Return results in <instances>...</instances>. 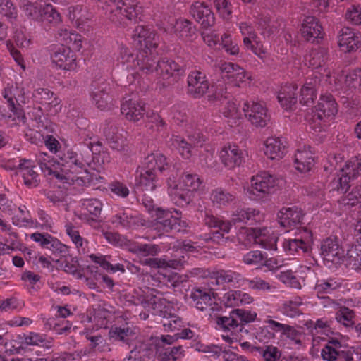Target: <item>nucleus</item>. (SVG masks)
<instances>
[{
	"mask_svg": "<svg viewBox=\"0 0 361 361\" xmlns=\"http://www.w3.org/2000/svg\"><path fill=\"white\" fill-rule=\"evenodd\" d=\"M170 141L171 145L178 149L183 157L188 159L192 154V149L202 147L205 140L201 133L195 132L188 136V141L178 135H173Z\"/></svg>",
	"mask_w": 361,
	"mask_h": 361,
	"instance_id": "nucleus-17",
	"label": "nucleus"
},
{
	"mask_svg": "<svg viewBox=\"0 0 361 361\" xmlns=\"http://www.w3.org/2000/svg\"><path fill=\"white\" fill-rule=\"evenodd\" d=\"M36 161L45 175H53L59 180H70L71 178L60 172L59 161L44 152L36 155Z\"/></svg>",
	"mask_w": 361,
	"mask_h": 361,
	"instance_id": "nucleus-27",
	"label": "nucleus"
},
{
	"mask_svg": "<svg viewBox=\"0 0 361 361\" xmlns=\"http://www.w3.org/2000/svg\"><path fill=\"white\" fill-rule=\"evenodd\" d=\"M190 298L195 307L201 310H208L209 314H214L220 312L222 307L214 301V293L206 288H195L192 290Z\"/></svg>",
	"mask_w": 361,
	"mask_h": 361,
	"instance_id": "nucleus-15",
	"label": "nucleus"
},
{
	"mask_svg": "<svg viewBox=\"0 0 361 361\" xmlns=\"http://www.w3.org/2000/svg\"><path fill=\"white\" fill-rule=\"evenodd\" d=\"M136 183L142 190L153 191L159 185V179L156 172L149 171L144 167L137 171Z\"/></svg>",
	"mask_w": 361,
	"mask_h": 361,
	"instance_id": "nucleus-38",
	"label": "nucleus"
},
{
	"mask_svg": "<svg viewBox=\"0 0 361 361\" xmlns=\"http://www.w3.org/2000/svg\"><path fill=\"white\" fill-rule=\"evenodd\" d=\"M43 5L38 2L26 1L22 6V9L28 18L39 22V20H42Z\"/></svg>",
	"mask_w": 361,
	"mask_h": 361,
	"instance_id": "nucleus-58",
	"label": "nucleus"
},
{
	"mask_svg": "<svg viewBox=\"0 0 361 361\" xmlns=\"http://www.w3.org/2000/svg\"><path fill=\"white\" fill-rule=\"evenodd\" d=\"M264 219V215L259 209L255 208L238 209L235 211L231 217V221H224L211 214L206 213L204 219V224L210 228H216L212 233V240L218 243L226 242L228 238H224L225 233H228L231 228V222L252 224L253 222L259 223Z\"/></svg>",
	"mask_w": 361,
	"mask_h": 361,
	"instance_id": "nucleus-1",
	"label": "nucleus"
},
{
	"mask_svg": "<svg viewBox=\"0 0 361 361\" xmlns=\"http://www.w3.org/2000/svg\"><path fill=\"white\" fill-rule=\"evenodd\" d=\"M344 260L353 265L355 269H361V238H357L356 243L348 250Z\"/></svg>",
	"mask_w": 361,
	"mask_h": 361,
	"instance_id": "nucleus-52",
	"label": "nucleus"
},
{
	"mask_svg": "<svg viewBox=\"0 0 361 361\" xmlns=\"http://www.w3.org/2000/svg\"><path fill=\"white\" fill-rule=\"evenodd\" d=\"M30 238L39 243V245L46 249L54 252H63L67 250V246L61 243L57 238L48 233H34L30 235Z\"/></svg>",
	"mask_w": 361,
	"mask_h": 361,
	"instance_id": "nucleus-36",
	"label": "nucleus"
},
{
	"mask_svg": "<svg viewBox=\"0 0 361 361\" xmlns=\"http://www.w3.org/2000/svg\"><path fill=\"white\" fill-rule=\"evenodd\" d=\"M337 111V104L332 95H322L315 110L306 116V120L312 129L321 130L326 126L325 118L334 116Z\"/></svg>",
	"mask_w": 361,
	"mask_h": 361,
	"instance_id": "nucleus-7",
	"label": "nucleus"
},
{
	"mask_svg": "<svg viewBox=\"0 0 361 361\" xmlns=\"http://www.w3.org/2000/svg\"><path fill=\"white\" fill-rule=\"evenodd\" d=\"M286 153V147L283 138L270 137L264 142V154L271 159H280Z\"/></svg>",
	"mask_w": 361,
	"mask_h": 361,
	"instance_id": "nucleus-34",
	"label": "nucleus"
},
{
	"mask_svg": "<svg viewBox=\"0 0 361 361\" xmlns=\"http://www.w3.org/2000/svg\"><path fill=\"white\" fill-rule=\"evenodd\" d=\"M243 110L245 117L256 127L263 128L270 121L267 109L262 102H246L244 103Z\"/></svg>",
	"mask_w": 361,
	"mask_h": 361,
	"instance_id": "nucleus-13",
	"label": "nucleus"
},
{
	"mask_svg": "<svg viewBox=\"0 0 361 361\" xmlns=\"http://www.w3.org/2000/svg\"><path fill=\"white\" fill-rule=\"evenodd\" d=\"M210 199L217 207H224L233 203L235 195L222 188H217L212 191Z\"/></svg>",
	"mask_w": 361,
	"mask_h": 361,
	"instance_id": "nucleus-50",
	"label": "nucleus"
},
{
	"mask_svg": "<svg viewBox=\"0 0 361 361\" xmlns=\"http://www.w3.org/2000/svg\"><path fill=\"white\" fill-rule=\"evenodd\" d=\"M149 356V352L145 345H140L130 351L129 356L123 361H145Z\"/></svg>",
	"mask_w": 361,
	"mask_h": 361,
	"instance_id": "nucleus-64",
	"label": "nucleus"
},
{
	"mask_svg": "<svg viewBox=\"0 0 361 361\" xmlns=\"http://www.w3.org/2000/svg\"><path fill=\"white\" fill-rule=\"evenodd\" d=\"M167 303L166 300L161 297L160 293L152 289L146 294V300L143 307L152 314L159 315L164 318L167 317L169 313L166 310Z\"/></svg>",
	"mask_w": 361,
	"mask_h": 361,
	"instance_id": "nucleus-24",
	"label": "nucleus"
},
{
	"mask_svg": "<svg viewBox=\"0 0 361 361\" xmlns=\"http://www.w3.org/2000/svg\"><path fill=\"white\" fill-rule=\"evenodd\" d=\"M249 234L252 239H255V244L259 245L266 250H276L278 237L271 228L266 227L255 228Z\"/></svg>",
	"mask_w": 361,
	"mask_h": 361,
	"instance_id": "nucleus-29",
	"label": "nucleus"
},
{
	"mask_svg": "<svg viewBox=\"0 0 361 361\" xmlns=\"http://www.w3.org/2000/svg\"><path fill=\"white\" fill-rule=\"evenodd\" d=\"M221 163L228 169L240 166L244 157L243 151L236 145H227L222 147L219 152Z\"/></svg>",
	"mask_w": 361,
	"mask_h": 361,
	"instance_id": "nucleus-28",
	"label": "nucleus"
},
{
	"mask_svg": "<svg viewBox=\"0 0 361 361\" xmlns=\"http://www.w3.org/2000/svg\"><path fill=\"white\" fill-rule=\"evenodd\" d=\"M246 49L251 50L255 55L261 59H264L267 57V51L264 47L263 44L257 36L252 41L245 39V45Z\"/></svg>",
	"mask_w": 361,
	"mask_h": 361,
	"instance_id": "nucleus-62",
	"label": "nucleus"
},
{
	"mask_svg": "<svg viewBox=\"0 0 361 361\" xmlns=\"http://www.w3.org/2000/svg\"><path fill=\"white\" fill-rule=\"evenodd\" d=\"M311 243V232L305 228L302 229L300 234L296 235L295 238L284 240L283 248L287 255H300L309 251Z\"/></svg>",
	"mask_w": 361,
	"mask_h": 361,
	"instance_id": "nucleus-14",
	"label": "nucleus"
},
{
	"mask_svg": "<svg viewBox=\"0 0 361 361\" xmlns=\"http://www.w3.org/2000/svg\"><path fill=\"white\" fill-rule=\"evenodd\" d=\"M209 319L216 324V329L227 334L222 335V338L228 343H232L234 339H236V332L241 330L240 322L236 319L233 310L228 316H221L219 312H215L214 314H209Z\"/></svg>",
	"mask_w": 361,
	"mask_h": 361,
	"instance_id": "nucleus-12",
	"label": "nucleus"
},
{
	"mask_svg": "<svg viewBox=\"0 0 361 361\" xmlns=\"http://www.w3.org/2000/svg\"><path fill=\"white\" fill-rule=\"evenodd\" d=\"M157 361H176L183 356V350L181 346L158 348L157 350Z\"/></svg>",
	"mask_w": 361,
	"mask_h": 361,
	"instance_id": "nucleus-53",
	"label": "nucleus"
},
{
	"mask_svg": "<svg viewBox=\"0 0 361 361\" xmlns=\"http://www.w3.org/2000/svg\"><path fill=\"white\" fill-rule=\"evenodd\" d=\"M304 305L302 298L295 296L285 301L280 307L281 312L289 317H295L302 314L300 307Z\"/></svg>",
	"mask_w": 361,
	"mask_h": 361,
	"instance_id": "nucleus-49",
	"label": "nucleus"
},
{
	"mask_svg": "<svg viewBox=\"0 0 361 361\" xmlns=\"http://www.w3.org/2000/svg\"><path fill=\"white\" fill-rule=\"evenodd\" d=\"M342 281L340 279L329 278L326 280H319L315 285V290L317 294L331 293L334 290L341 286Z\"/></svg>",
	"mask_w": 361,
	"mask_h": 361,
	"instance_id": "nucleus-55",
	"label": "nucleus"
},
{
	"mask_svg": "<svg viewBox=\"0 0 361 361\" xmlns=\"http://www.w3.org/2000/svg\"><path fill=\"white\" fill-rule=\"evenodd\" d=\"M252 301L251 295L241 290H229L223 296L224 305L229 307L250 304Z\"/></svg>",
	"mask_w": 361,
	"mask_h": 361,
	"instance_id": "nucleus-42",
	"label": "nucleus"
},
{
	"mask_svg": "<svg viewBox=\"0 0 361 361\" xmlns=\"http://www.w3.org/2000/svg\"><path fill=\"white\" fill-rule=\"evenodd\" d=\"M209 84L204 73L193 71L188 76V93L194 98H200L208 91Z\"/></svg>",
	"mask_w": 361,
	"mask_h": 361,
	"instance_id": "nucleus-22",
	"label": "nucleus"
},
{
	"mask_svg": "<svg viewBox=\"0 0 361 361\" xmlns=\"http://www.w3.org/2000/svg\"><path fill=\"white\" fill-rule=\"evenodd\" d=\"M33 167L32 161L29 159H21L18 164L24 183L29 188L37 187L39 182L38 174L33 170Z\"/></svg>",
	"mask_w": 361,
	"mask_h": 361,
	"instance_id": "nucleus-43",
	"label": "nucleus"
},
{
	"mask_svg": "<svg viewBox=\"0 0 361 361\" xmlns=\"http://www.w3.org/2000/svg\"><path fill=\"white\" fill-rule=\"evenodd\" d=\"M24 341L27 346H40L46 348L51 347V339L46 334L30 331L24 336Z\"/></svg>",
	"mask_w": 361,
	"mask_h": 361,
	"instance_id": "nucleus-51",
	"label": "nucleus"
},
{
	"mask_svg": "<svg viewBox=\"0 0 361 361\" xmlns=\"http://www.w3.org/2000/svg\"><path fill=\"white\" fill-rule=\"evenodd\" d=\"M344 85L348 90H357L361 92V68L353 69L346 74Z\"/></svg>",
	"mask_w": 361,
	"mask_h": 361,
	"instance_id": "nucleus-59",
	"label": "nucleus"
},
{
	"mask_svg": "<svg viewBox=\"0 0 361 361\" xmlns=\"http://www.w3.org/2000/svg\"><path fill=\"white\" fill-rule=\"evenodd\" d=\"M304 212L296 206L283 207L278 213L279 223L286 232L302 224Z\"/></svg>",
	"mask_w": 361,
	"mask_h": 361,
	"instance_id": "nucleus-18",
	"label": "nucleus"
},
{
	"mask_svg": "<svg viewBox=\"0 0 361 361\" xmlns=\"http://www.w3.org/2000/svg\"><path fill=\"white\" fill-rule=\"evenodd\" d=\"M109 334L110 338L114 341H121L126 344H128L136 337L134 329L128 325L111 327Z\"/></svg>",
	"mask_w": 361,
	"mask_h": 361,
	"instance_id": "nucleus-47",
	"label": "nucleus"
},
{
	"mask_svg": "<svg viewBox=\"0 0 361 361\" xmlns=\"http://www.w3.org/2000/svg\"><path fill=\"white\" fill-rule=\"evenodd\" d=\"M338 44L344 52L355 51L359 47V37L352 29L344 27L338 36Z\"/></svg>",
	"mask_w": 361,
	"mask_h": 361,
	"instance_id": "nucleus-37",
	"label": "nucleus"
},
{
	"mask_svg": "<svg viewBox=\"0 0 361 361\" xmlns=\"http://www.w3.org/2000/svg\"><path fill=\"white\" fill-rule=\"evenodd\" d=\"M190 14L204 28L212 27L215 23L214 13L210 8L203 2L195 1L190 8Z\"/></svg>",
	"mask_w": 361,
	"mask_h": 361,
	"instance_id": "nucleus-26",
	"label": "nucleus"
},
{
	"mask_svg": "<svg viewBox=\"0 0 361 361\" xmlns=\"http://www.w3.org/2000/svg\"><path fill=\"white\" fill-rule=\"evenodd\" d=\"M41 18L42 20H39V23L45 25L51 24L56 25L61 21L60 13L51 4H45L43 5Z\"/></svg>",
	"mask_w": 361,
	"mask_h": 361,
	"instance_id": "nucleus-54",
	"label": "nucleus"
},
{
	"mask_svg": "<svg viewBox=\"0 0 361 361\" xmlns=\"http://www.w3.org/2000/svg\"><path fill=\"white\" fill-rule=\"evenodd\" d=\"M111 223L117 228L134 229L139 226L140 219L129 210H122L111 218Z\"/></svg>",
	"mask_w": 361,
	"mask_h": 361,
	"instance_id": "nucleus-35",
	"label": "nucleus"
},
{
	"mask_svg": "<svg viewBox=\"0 0 361 361\" xmlns=\"http://www.w3.org/2000/svg\"><path fill=\"white\" fill-rule=\"evenodd\" d=\"M321 254L324 259L335 264L344 261L345 250L341 247L336 238H328L321 245Z\"/></svg>",
	"mask_w": 361,
	"mask_h": 361,
	"instance_id": "nucleus-20",
	"label": "nucleus"
},
{
	"mask_svg": "<svg viewBox=\"0 0 361 361\" xmlns=\"http://www.w3.org/2000/svg\"><path fill=\"white\" fill-rule=\"evenodd\" d=\"M162 321L164 329L166 331H174L179 330L183 326L184 322L182 319L176 314L168 313V316L164 317Z\"/></svg>",
	"mask_w": 361,
	"mask_h": 361,
	"instance_id": "nucleus-63",
	"label": "nucleus"
},
{
	"mask_svg": "<svg viewBox=\"0 0 361 361\" xmlns=\"http://www.w3.org/2000/svg\"><path fill=\"white\" fill-rule=\"evenodd\" d=\"M267 255L260 250H252L243 256L242 261L247 265L258 266L264 263Z\"/></svg>",
	"mask_w": 361,
	"mask_h": 361,
	"instance_id": "nucleus-61",
	"label": "nucleus"
},
{
	"mask_svg": "<svg viewBox=\"0 0 361 361\" xmlns=\"http://www.w3.org/2000/svg\"><path fill=\"white\" fill-rule=\"evenodd\" d=\"M185 262V260L182 259H173L169 261H166L159 258H148L145 259L142 262V264L144 265L149 266L152 268H166V267H172L173 269H178L179 266L182 264V263Z\"/></svg>",
	"mask_w": 361,
	"mask_h": 361,
	"instance_id": "nucleus-56",
	"label": "nucleus"
},
{
	"mask_svg": "<svg viewBox=\"0 0 361 361\" xmlns=\"http://www.w3.org/2000/svg\"><path fill=\"white\" fill-rule=\"evenodd\" d=\"M173 31L178 38L186 41H192L194 36L196 35V29L192 26V23L183 18L176 20Z\"/></svg>",
	"mask_w": 361,
	"mask_h": 361,
	"instance_id": "nucleus-44",
	"label": "nucleus"
},
{
	"mask_svg": "<svg viewBox=\"0 0 361 361\" xmlns=\"http://www.w3.org/2000/svg\"><path fill=\"white\" fill-rule=\"evenodd\" d=\"M296 170L301 173L310 171L314 164L313 153L310 146L304 145L297 149L294 157Z\"/></svg>",
	"mask_w": 361,
	"mask_h": 361,
	"instance_id": "nucleus-32",
	"label": "nucleus"
},
{
	"mask_svg": "<svg viewBox=\"0 0 361 361\" xmlns=\"http://www.w3.org/2000/svg\"><path fill=\"white\" fill-rule=\"evenodd\" d=\"M32 96L35 102L41 104L44 110L51 114H56L61 109L59 99L47 88L36 89Z\"/></svg>",
	"mask_w": 361,
	"mask_h": 361,
	"instance_id": "nucleus-23",
	"label": "nucleus"
},
{
	"mask_svg": "<svg viewBox=\"0 0 361 361\" xmlns=\"http://www.w3.org/2000/svg\"><path fill=\"white\" fill-rule=\"evenodd\" d=\"M144 168L156 172L164 173L170 167L166 157L159 152L152 153L148 154L144 161Z\"/></svg>",
	"mask_w": 361,
	"mask_h": 361,
	"instance_id": "nucleus-40",
	"label": "nucleus"
},
{
	"mask_svg": "<svg viewBox=\"0 0 361 361\" xmlns=\"http://www.w3.org/2000/svg\"><path fill=\"white\" fill-rule=\"evenodd\" d=\"M56 38L62 46L72 47L75 50H80L82 47L81 36L68 30L66 28L59 29Z\"/></svg>",
	"mask_w": 361,
	"mask_h": 361,
	"instance_id": "nucleus-45",
	"label": "nucleus"
},
{
	"mask_svg": "<svg viewBox=\"0 0 361 361\" xmlns=\"http://www.w3.org/2000/svg\"><path fill=\"white\" fill-rule=\"evenodd\" d=\"M121 62L127 64L128 68L136 71V73L145 75L152 69V62L149 60V54L145 51H139L135 56L134 54L126 46L119 47V58Z\"/></svg>",
	"mask_w": 361,
	"mask_h": 361,
	"instance_id": "nucleus-10",
	"label": "nucleus"
},
{
	"mask_svg": "<svg viewBox=\"0 0 361 361\" xmlns=\"http://www.w3.org/2000/svg\"><path fill=\"white\" fill-rule=\"evenodd\" d=\"M106 11L114 23L125 26L126 20H135L141 13L142 7L137 0H92Z\"/></svg>",
	"mask_w": 361,
	"mask_h": 361,
	"instance_id": "nucleus-3",
	"label": "nucleus"
},
{
	"mask_svg": "<svg viewBox=\"0 0 361 361\" xmlns=\"http://www.w3.org/2000/svg\"><path fill=\"white\" fill-rule=\"evenodd\" d=\"M132 44L139 51H146L149 56H154L153 49L159 44V37L154 30L144 25H137L131 35Z\"/></svg>",
	"mask_w": 361,
	"mask_h": 361,
	"instance_id": "nucleus-11",
	"label": "nucleus"
},
{
	"mask_svg": "<svg viewBox=\"0 0 361 361\" xmlns=\"http://www.w3.org/2000/svg\"><path fill=\"white\" fill-rule=\"evenodd\" d=\"M3 97L7 100L8 106L15 108L16 102L26 103L29 97V91L23 83L8 84L3 91Z\"/></svg>",
	"mask_w": 361,
	"mask_h": 361,
	"instance_id": "nucleus-30",
	"label": "nucleus"
},
{
	"mask_svg": "<svg viewBox=\"0 0 361 361\" xmlns=\"http://www.w3.org/2000/svg\"><path fill=\"white\" fill-rule=\"evenodd\" d=\"M222 104L219 111L226 119L227 123L231 126L238 125L242 118V114L235 102L224 99Z\"/></svg>",
	"mask_w": 361,
	"mask_h": 361,
	"instance_id": "nucleus-41",
	"label": "nucleus"
},
{
	"mask_svg": "<svg viewBox=\"0 0 361 361\" xmlns=\"http://www.w3.org/2000/svg\"><path fill=\"white\" fill-rule=\"evenodd\" d=\"M60 161V172L71 178L70 180H62L70 185H81L85 183L82 176L86 173L85 164L81 157L72 149H68L59 156Z\"/></svg>",
	"mask_w": 361,
	"mask_h": 361,
	"instance_id": "nucleus-4",
	"label": "nucleus"
},
{
	"mask_svg": "<svg viewBox=\"0 0 361 361\" xmlns=\"http://www.w3.org/2000/svg\"><path fill=\"white\" fill-rule=\"evenodd\" d=\"M278 182L276 176L267 171L260 172L251 178L246 194L252 200L264 201L276 190Z\"/></svg>",
	"mask_w": 361,
	"mask_h": 361,
	"instance_id": "nucleus-6",
	"label": "nucleus"
},
{
	"mask_svg": "<svg viewBox=\"0 0 361 361\" xmlns=\"http://www.w3.org/2000/svg\"><path fill=\"white\" fill-rule=\"evenodd\" d=\"M329 59V50L325 47L312 49L305 57V63L312 68L324 66Z\"/></svg>",
	"mask_w": 361,
	"mask_h": 361,
	"instance_id": "nucleus-39",
	"label": "nucleus"
},
{
	"mask_svg": "<svg viewBox=\"0 0 361 361\" xmlns=\"http://www.w3.org/2000/svg\"><path fill=\"white\" fill-rule=\"evenodd\" d=\"M123 133V130L120 132L119 129L116 126H111L104 131L105 136L111 148L117 151L125 149L126 139Z\"/></svg>",
	"mask_w": 361,
	"mask_h": 361,
	"instance_id": "nucleus-46",
	"label": "nucleus"
},
{
	"mask_svg": "<svg viewBox=\"0 0 361 361\" xmlns=\"http://www.w3.org/2000/svg\"><path fill=\"white\" fill-rule=\"evenodd\" d=\"M220 70L224 78L233 86L245 87L251 80V75L243 68L230 62H224L220 65Z\"/></svg>",
	"mask_w": 361,
	"mask_h": 361,
	"instance_id": "nucleus-16",
	"label": "nucleus"
},
{
	"mask_svg": "<svg viewBox=\"0 0 361 361\" xmlns=\"http://www.w3.org/2000/svg\"><path fill=\"white\" fill-rule=\"evenodd\" d=\"M245 279L238 272L232 270L220 269L212 272L211 283L212 285H227L228 287L237 288L245 285Z\"/></svg>",
	"mask_w": 361,
	"mask_h": 361,
	"instance_id": "nucleus-21",
	"label": "nucleus"
},
{
	"mask_svg": "<svg viewBox=\"0 0 361 361\" xmlns=\"http://www.w3.org/2000/svg\"><path fill=\"white\" fill-rule=\"evenodd\" d=\"M152 227L161 235L172 230L180 231L187 227V223L178 216H174L172 212L157 207L152 210Z\"/></svg>",
	"mask_w": 361,
	"mask_h": 361,
	"instance_id": "nucleus-8",
	"label": "nucleus"
},
{
	"mask_svg": "<svg viewBox=\"0 0 361 361\" xmlns=\"http://www.w3.org/2000/svg\"><path fill=\"white\" fill-rule=\"evenodd\" d=\"M167 192L171 200L179 207L188 205L192 200L194 192L204 188L203 180L195 173H184L176 183L172 178L166 180Z\"/></svg>",
	"mask_w": 361,
	"mask_h": 361,
	"instance_id": "nucleus-2",
	"label": "nucleus"
},
{
	"mask_svg": "<svg viewBox=\"0 0 361 361\" xmlns=\"http://www.w3.org/2000/svg\"><path fill=\"white\" fill-rule=\"evenodd\" d=\"M149 60L153 63L152 70L145 75L154 76L158 79L157 83H160L163 87L177 82L184 72L182 67L173 60L157 61L155 55L149 56Z\"/></svg>",
	"mask_w": 361,
	"mask_h": 361,
	"instance_id": "nucleus-5",
	"label": "nucleus"
},
{
	"mask_svg": "<svg viewBox=\"0 0 361 361\" xmlns=\"http://www.w3.org/2000/svg\"><path fill=\"white\" fill-rule=\"evenodd\" d=\"M341 348V344L338 340L329 341L321 351L322 359L326 361H335L338 358V350Z\"/></svg>",
	"mask_w": 361,
	"mask_h": 361,
	"instance_id": "nucleus-57",
	"label": "nucleus"
},
{
	"mask_svg": "<svg viewBox=\"0 0 361 361\" xmlns=\"http://www.w3.org/2000/svg\"><path fill=\"white\" fill-rule=\"evenodd\" d=\"M72 47L62 46L51 54V60L59 68L64 70H72L76 67V58L71 50Z\"/></svg>",
	"mask_w": 361,
	"mask_h": 361,
	"instance_id": "nucleus-31",
	"label": "nucleus"
},
{
	"mask_svg": "<svg viewBox=\"0 0 361 361\" xmlns=\"http://www.w3.org/2000/svg\"><path fill=\"white\" fill-rule=\"evenodd\" d=\"M318 84L317 77L309 78L306 80L300 90L301 104L309 106L314 102L316 98V88Z\"/></svg>",
	"mask_w": 361,
	"mask_h": 361,
	"instance_id": "nucleus-48",
	"label": "nucleus"
},
{
	"mask_svg": "<svg viewBox=\"0 0 361 361\" xmlns=\"http://www.w3.org/2000/svg\"><path fill=\"white\" fill-rule=\"evenodd\" d=\"M145 126L153 130H160L165 126L161 116L154 111H147L145 114Z\"/></svg>",
	"mask_w": 361,
	"mask_h": 361,
	"instance_id": "nucleus-60",
	"label": "nucleus"
},
{
	"mask_svg": "<svg viewBox=\"0 0 361 361\" xmlns=\"http://www.w3.org/2000/svg\"><path fill=\"white\" fill-rule=\"evenodd\" d=\"M361 171V157H353L343 166L339 167V174L334 178L329 185L331 190H337L341 193L346 192L349 188V181L357 176Z\"/></svg>",
	"mask_w": 361,
	"mask_h": 361,
	"instance_id": "nucleus-9",
	"label": "nucleus"
},
{
	"mask_svg": "<svg viewBox=\"0 0 361 361\" xmlns=\"http://www.w3.org/2000/svg\"><path fill=\"white\" fill-rule=\"evenodd\" d=\"M121 111L127 120L133 122L139 121L147 111L145 104L135 99H126L121 104Z\"/></svg>",
	"mask_w": 361,
	"mask_h": 361,
	"instance_id": "nucleus-25",
	"label": "nucleus"
},
{
	"mask_svg": "<svg viewBox=\"0 0 361 361\" xmlns=\"http://www.w3.org/2000/svg\"><path fill=\"white\" fill-rule=\"evenodd\" d=\"M91 97L95 106L100 110H109L114 106V99L111 94V87L106 82H102L98 85H92Z\"/></svg>",
	"mask_w": 361,
	"mask_h": 361,
	"instance_id": "nucleus-19",
	"label": "nucleus"
},
{
	"mask_svg": "<svg viewBox=\"0 0 361 361\" xmlns=\"http://www.w3.org/2000/svg\"><path fill=\"white\" fill-rule=\"evenodd\" d=\"M322 27L317 18L314 16H307L304 18L300 28L302 37L307 42H314L321 37Z\"/></svg>",
	"mask_w": 361,
	"mask_h": 361,
	"instance_id": "nucleus-33",
	"label": "nucleus"
}]
</instances>
